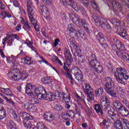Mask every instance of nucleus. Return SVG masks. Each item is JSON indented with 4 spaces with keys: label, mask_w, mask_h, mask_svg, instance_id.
<instances>
[{
    "label": "nucleus",
    "mask_w": 129,
    "mask_h": 129,
    "mask_svg": "<svg viewBox=\"0 0 129 129\" xmlns=\"http://www.w3.org/2000/svg\"><path fill=\"white\" fill-rule=\"evenodd\" d=\"M84 92L85 94H87L88 97L90 100H94V93H93V90L89 84H86Z\"/></svg>",
    "instance_id": "nucleus-11"
},
{
    "label": "nucleus",
    "mask_w": 129,
    "mask_h": 129,
    "mask_svg": "<svg viewBox=\"0 0 129 129\" xmlns=\"http://www.w3.org/2000/svg\"><path fill=\"white\" fill-rule=\"evenodd\" d=\"M34 105H33V104L30 103L29 104V106H28V108L27 109V110H34Z\"/></svg>",
    "instance_id": "nucleus-64"
},
{
    "label": "nucleus",
    "mask_w": 129,
    "mask_h": 129,
    "mask_svg": "<svg viewBox=\"0 0 129 129\" xmlns=\"http://www.w3.org/2000/svg\"><path fill=\"white\" fill-rule=\"evenodd\" d=\"M33 12H28V17L30 19V22H31V24L33 25L34 28L36 32H39L40 31V29L39 28V25L37 24L36 23H35V19L34 17H33Z\"/></svg>",
    "instance_id": "nucleus-13"
},
{
    "label": "nucleus",
    "mask_w": 129,
    "mask_h": 129,
    "mask_svg": "<svg viewBox=\"0 0 129 129\" xmlns=\"http://www.w3.org/2000/svg\"><path fill=\"white\" fill-rule=\"evenodd\" d=\"M115 47H116L117 49H118L119 51L122 52H124L126 50V48H125V46L124 45L122 44L121 42H119V43L116 45H115Z\"/></svg>",
    "instance_id": "nucleus-31"
},
{
    "label": "nucleus",
    "mask_w": 129,
    "mask_h": 129,
    "mask_svg": "<svg viewBox=\"0 0 129 129\" xmlns=\"http://www.w3.org/2000/svg\"><path fill=\"white\" fill-rule=\"evenodd\" d=\"M101 101H102V102H105V104H110L109 99H108V97L106 95H103L101 97Z\"/></svg>",
    "instance_id": "nucleus-39"
},
{
    "label": "nucleus",
    "mask_w": 129,
    "mask_h": 129,
    "mask_svg": "<svg viewBox=\"0 0 129 129\" xmlns=\"http://www.w3.org/2000/svg\"><path fill=\"white\" fill-rule=\"evenodd\" d=\"M63 65L64 66L63 67V68L64 70L66 71V73L64 72V70L62 69L60 70L61 74L62 75H66V77H67V78H69V79L70 80L71 84H72V85H73L74 84V79H73L72 75L70 74V70H69L68 67L66 66V63L64 62Z\"/></svg>",
    "instance_id": "nucleus-9"
},
{
    "label": "nucleus",
    "mask_w": 129,
    "mask_h": 129,
    "mask_svg": "<svg viewBox=\"0 0 129 129\" xmlns=\"http://www.w3.org/2000/svg\"><path fill=\"white\" fill-rule=\"evenodd\" d=\"M102 110H104V111H108L109 110V108H110V104H104V105H102Z\"/></svg>",
    "instance_id": "nucleus-41"
},
{
    "label": "nucleus",
    "mask_w": 129,
    "mask_h": 129,
    "mask_svg": "<svg viewBox=\"0 0 129 129\" xmlns=\"http://www.w3.org/2000/svg\"><path fill=\"white\" fill-rule=\"evenodd\" d=\"M42 2L44 4V5H46V6H50L51 5V3H52V0H42Z\"/></svg>",
    "instance_id": "nucleus-57"
},
{
    "label": "nucleus",
    "mask_w": 129,
    "mask_h": 129,
    "mask_svg": "<svg viewBox=\"0 0 129 129\" xmlns=\"http://www.w3.org/2000/svg\"><path fill=\"white\" fill-rule=\"evenodd\" d=\"M104 88L109 95H110L112 97L117 98V94H116V91L115 90L114 82L110 78L106 77L105 78Z\"/></svg>",
    "instance_id": "nucleus-1"
},
{
    "label": "nucleus",
    "mask_w": 129,
    "mask_h": 129,
    "mask_svg": "<svg viewBox=\"0 0 129 129\" xmlns=\"http://www.w3.org/2000/svg\"><path fill=\"white\" fill-rule=\"evenodd\" d=\"M54 109H56L58 111H62L63 110V107L60 105L56 104L55 106H54Z\"/></svg>",
    "instance_id": "nucleus-50"
},
{
    "label": "nucleus",
    "mask_w": 129,
    "mask_h": 129,
    "mask_svg": "<svg viewBox=\"0 0 129 129\" xmlns=\"http://www.w3.org/2000/svg\"><path fill=\"white\" fill-rule=\"evenodd\" d=\"M37 129H47V127L43 123H38L37 124Z\"/></svg>",
    "instance_id": "nucleus-44"
},
{
    "label": "nucleus",
    "mask_w": 129,
    "mask_h": 129,
    "mask_svg": "<svg viewBox=\"0 0 129 129\" xmlns=\"http://www.w3.org/2000/svg\"><path fill=\"white\" fill-rule=\"evenodd\" d=\"M76 96L79 98V100H81V102L86 104V102H85V100L84 99L85 97H84V95H83V94H81V97H80L78 94H77Z\"/></svg>",
    "instance_id": "nucleus-43"
},
{
    "label": "nucleus",
    "mask_w": 129,
    "mask_h": 129,
    "mask_svg": "<svg viewBox=\"0 0 129 129\" xmlns=\"http://www.w3.org/2000/svg\"><path fill=\"white\" fill-rule=\"evenodd\" d=\"M33 7V3L31 0H27V12L31 13L33 12L32 7Z\"/></svg>",
    "instance_id": "nucleus-37"
},
{
    "label": "nucleus",
    "mask_w": 129,
    "mask_h": 129,
    "mask_svg": "<svg viewBox=\"0 0 129 129\" xmlns=\"http://www.w3.org/2000/svg\"><path fill=\"white\" fill-rule=\"evenodd\" d=\"M75 77L77 80H78L79 83L81 84L82 81H83V75H82V72L81 71H79L78 74L75 75Z\"/></svg>",
    "instance_id": "nucleus-24"
},
{
    "label": "nucleus",
    "mask_w": 129,
    "mask_h": 129,
    "mask_svg": "<svg viewBox=\"0 0 129 129\" xmlns=\"http://www.w3.org/2000/svg\"><path fill=\"white\" fill-rule=\"evenodd\" d=\"M54 99H55V97H54V95L52 93H47V92H46L45 94H44V100H48V101H53Z\"/></svg>",
    "instance_id": "nucleus-22"
},
{
    "label": "nucleus",
    "mask_w": 129,
    "mask_h": 129,
    "mask_svg": "<svg viewBox=\"0 0 129 129\" xmlns=\"http://www.w3.org/2000/svg\"><path fill=\"white\" fill-rule=\"evenodd\" d=\"M114 76L117 82H122L123 80H127L129 78L128 73L124 68L119 67L116 69Z\"/></svg>",
    "instance_id": "nucleus-3"
},
{
    "label": "nucleus",
    "mask_w": 129,
    "mask_h": 129,
    "mask_svg": "<svg viewBox=\"0 0 129 129\" xmlns=\"http://www.w3.org/2000/svg\"><path fill=\"white\" fill-rule=\"evenodd\" d=\"M7 61L8 63H9V64H11L12 66L13 67H16L17 65V61H16V59L15 58H13L12 57H8L7 58Z\"/></svg>",
    "instance_id": "nucleus-28"
},
{
    "label": "nucleus",
    "mask_w": 129,
    "mask_h": 129,
    "mask_svg": "<svg viewBox=\"0 0 129 129\" xmlns=\"http://www.w3.org/2000/svg\"><path fill=\"white\" fill-rule=\"evenodd\" d=\"M26 44H27V45L29 47V48H31V49L35 51L36 48H35V47H34V46H33V43H32V42L28 40L26 41Z\"/></svg>",
    "instance_id": "nucleus-45"
},
{
    "label": "nucleus",
    "mask_w": 129,
    "mask_h": 129,
    "mask_svg": "<svg viewBox=\"0 0 129 129\" xmlns=\"http://www.w3.org/2000/svg\"><path fill=\"white\" fill-rule=\"evenodd\" d=\"M8 75L9 78L14 80H25L28 78V74L26 71L19 70L18 69L10 70Z\"/></svg>",
    "instance_id": "nucleus-2"
},
{
    "label": "nucleus",
    "mask_w": 129,
    "mask_h": 129,
    "mask_svg": "<svg viewBox=\"0 0 129 129\" xmlns=\"http://www.w3.org/2000/svg\"><path fill=\"white\" fill-rule=\"evenodd\" d=\"M35 93L38 99L44 100L45 94H46V90L44 89V87L36 88Z\"/></svg>",
    "instance_id": "nucleus-12"
},
{
    "label": "nucleus",
    "mask_w": 129,
    "mask_h": 129,
    "mask_svg": "<svg viewBox=\"0 0 129 129\" xmlns=\"http://www.w3.org/2000/svg\"><path fill=\"white\" fill-rule=\"evenodd\" d=\"M97 40H99V43L103 47V46H105V43H106V41L105 40V36L103 35V34L101 33H99L96 35Z\"/></svg>",
    "instance_id": "nucleus-16"
},
{
    "label": "nucleus",
    "mask_w": 129,
    "mask_h": 129,
    "mask_svg": "<svg viewBox=\"0 0 129 129\" xmlns=\"http://www.w3.org/2000/svg\"><path fill=\"white\" fill-rule=\"evenodd\" d=\"M78 59L79 62H80V63H85V61H86V59H85V57H84V56L82 55H79Z\"/></svg>",
    "instance_id": "nucleus-49"
},
{
    "label": "nucleus",
    "mask_w": 129,
    "mask_h": 129,
    "mask_svg": "<svg viewBox=\"0 0 129 129\" xmlns=\"http://www.w3.org/2000/svg\"><path fill=\"white\" fill-rule=\"evenodd\" d=\"M113 106H114V108H116V109H117V110H119V108H120V107L122 106V104H121V102H120L118 100H114L113 101Z\"/></svg>",
    "instance_id": "nucleus-29"
},
{
    "label": "nucleus",
    "mask_w": 129,
    "mask_h": 129,
    "mask_svg": "<svg viewBox=\"0 0 129 129\" xmlns=\"http://www.w3.org/2000/svg\"><path fill=\"white\" fill-rule=\"evenodd\" d=\"M64 56L67 59V62H69L71 64L73 62V58L72 57V54L69 50H65L64 51Z\"/></svg>",
    "instance_id": "nucleus-18"
},
{
    "label": "nucleus",
    "mask_w": 129,
    "mask_h": 129,
    "mask_svg": "<svg viewBox=\"0 0 129 129\" xmlns=\"http://www.w3.org/2000/svg\"><path fill=\"white\" fill-rule=\"evenodd\" d=\"M34 86L32 84L27 83L26 86V93L28 94L29 96H33V92L32 90L34 89Z\"/></svg>",
    "instance_id": "nucleus-17"
},
{
    "label": "nucleus",
    "mask_w": 129,
    "mask_h": 129,
    "mask_svg": "<svg viewBox=\"0 0 129 129\" xmlns=\"http://www.w3.org/2000/svg\"><path fill=\"white\" fill-rule=\"evenodd\" d=\"M67 30L72 35H73V36L77 37V38H79V37H80L82 38V39H83V40H86V35L84 34L83 30H82L81 28L79 27L77 28V30H76L74 29V25L73 24H69L68 25Z\"/></svg>",
    "instance_id": "nucleus-5"
},
{
    "label": "nucleus",
    "mask_w": 129,
    "mask_h": 129,
    "mask_svg": "<svg viewBox=\"0 0 129 129\" xmlns=\"http://www.w3.org/2000/svg\"><path fill=\"white\" fill-rule=\"evenodd\" d=\"M32 96H30L29 98V100L30 101V102H31V104H37L38 103H39L40 102V101H39V100H38V99L35 98V97H34V94H33Z\"/></svg>",
    "instance_id": "nucleus-35"
},
{
    "label": "nucleus",
    "mask_w": 129,
    "mask_h": 129,
    "mask_svg": "<svg viewBox=\"0 0 129 129\" xmlns=\"http://www.w3.org/2000/svg\"><path fill=\"white\" fill-rule=\"evenodd\" d=\"M112 5L115 9H120L121 8V5L115 1L112 2Z\"/></svg>",
    "instance_id": "nucleus-42"
},
{
    "label": "nucleus",
    "mask_w": 129,
    "mask_h": 129,
    "mask_svg": "<svg viewBox=\"0 0 129 129\" xmlns=\"http://www.w3.org/2000/svg\"><path fill=\"white\" fill-rule=\"evenodd\" d=\"M115 53L116 54L117 56L119 57V58H121V59L122 58V56H123V54L124 53V52L121 51H115Z\"/></svg>",
    "instance_id": "nucleus-51"
},
{
    "label": "nucleus",
    "mask_w": 129,
    "mask_h": 129,
    "mask_svg": "<svg viewBox=\"0 0 129 129\" xmlns=\"http://www.w3.org/2000/svg\"><path fill=\"white\" fill-rule=\"evenodd\" d=\"M60 2L62 3L63 6H67V5L71 6L76 12H79L80 11L81 13H84V14L86 13L84 8L82 6L78 7L77 5H75V2L73 0H60Z\"/></svg>",
    "instance_id": "nucleus-7"
},
{
    "label": "nucleus",
    "mask_w": 129,
    "mask_h": 129,
    "mask_svg": "<svg viewBox=\"0 0 129 129\" xmlns=\"http://www.w3.org/2000/svg\"><path fill=\"white\" fill-rule=\"evenodd\" d=\"M1 19H6V18H12V15L6 12H2L0 15Z\"/></svg>",
    "instance_id": "nucleus-36"
},
{
    "label": "nucleus",
    "mask_w": 129,
    "mask_h": 129,
    "mask_svg": "<svg viewBox=\"0 0 129 129\" xmlns=\"http://www.w3.org/2000/svg\"><path fill=\"white\" fill-rule=\"evenodd\" d=\"M42 15H43V16H44V18L48 19L50 16V13H49V11H48V9H47V10H46V11L45 12L43 13Z\"/></svg>",
    "instance_id": "nucleus-60"
},
{
    "label": "nucleus",
    "mask_w": 129,
    "mask_h": 129,
    "mask_svg": "<svg viewBox=\"0 0 129 129\" xmlns=\"http://www.w3.org/2000/svg\"><path fill=\"white\" fill-rule=\"evenodd\" d=\"M121 59L124 60V61H129V55L127 53L124 52Z\"/></svg>",
    "instance_id": "nucleus-47"
},
{
    "label": "nucleus",
    "mask_w": 129,
    "mask_h": 129,
    "mask_svg": "<svg viewBox=\"0 0 129 129\" xmlns=\"http://www.w3.org/2000/svg\"><path fill=\"white\" fill-rule=\"evenodd\" d=\"M68 115L69 117H71V118H73V117H75V113L74 111L72 110H70L68 112Z\"/></svg>",
    "instance_id": "nucleus-46"
},
{
    "label": "nucleus",
    "mask_w": 129,
    "mask_h": 129,
    "mask_svg": "<svg viewBox=\"0 0 129 129\" xmlns=\"http://www.w3.org/2000/svg\"><path fill=\"white\" fill-rule=\"evenodd\" d=\"M22 25H23V28L25 31H31V26L29 25V22L27 20H24V18H22L21 20Z\"/></svg>",
    "instance_id": "nucleus-19"
},
{
    "label": "nucleus",
    "mask_w": 129,
    "mask_h": 129,
    "mask_svg": "<svg viewBox=\"0 0 129 129\" xmlns=\"http://www.w3.org/2000/svg\"><path fill=\"white\" fill-rule=\"evenodd\" d=\"M70 46L71 47H74L75 48H77V45H76V42H75V40H71L70 41Z\"/></svg>",
    "instance_id": "nucleus-59"
},
{
    "label": "nucleus",
    "mask_w": 129,
    "mask_h": 129,
    "mask_svg": "<svg viewBox=\"0 0 129 129\" xmlns=\"http://www.w3.org/2000/svg\"><path fill=\"white\" fill-rule=\"evenodd\" d=\"M7 115V112L4 108L0 107V119H4Z\"/></svg>",
    "instance_id": "nucleus-32"
},
{
    "label": "nucleus",
    "mask_w": 129,
    "mask_h": 129,
    "mask_svg": "<svg viewBox=\"0 0 129 129\" xmlns=\"http://www.w3.org/2000/svg\"><path fill=\"white\" fill-rule=\"evenodd\" d=\"M12 38L11 35H7V36L3 39V44L6 46V44L8 43V46H12L13 42L10 41V39Z\"/></svg>",
    "instance_id": "nucleus-23"
},
{
    "label": "nucleus",
    "mask_w": 129,
    "mask_h": 129,
    "mask_svg": "<svg viewBox=\"0 0 129 129\" xmlns=\"http://www.w3.org/2000/svg\"><path fill=\"white\" fill-rule=\"evenodd\" d=\"M94 109L96 110V112L99 114L102 115L103 112L102 111V106H101L99 104H96L94 105Z\"/></svg>",
    "instance_id": "nucleus-25"
},
{
    "label": "nucleus",
    "mask_w": 129,
    "mask_h": 129,
    "mask_svg": "<svg viewBox=\"0 0 129 129\" xmlns=\"http://www.w3.org/2000/svg\"><path fill=\"white\" fill-rule=\"evenodd\" d=\"M94 72H96L98 74L102 73L103 71V68L102 66H100V63L99 62V65H97L93 70H92Z\"/></svg>",
    "instance_id": "nucleus-26"
},
{
    "label": "nucleus",
    "mask_w": 129,
    "mask_h": 129,
    "mask_svg": "<svg viewBox=\"0 0 129 129\" xmlns=\"http://www.w3.org/2000/svg\"><path fill=\"white\" fill-rule=\"evenodd\" d=\"M70 18L71 19V20H72L73 23H78L79 25L81 23V20L80 19V17H79L78 15L74 14L73 15H70Z\"/></svg>",
    "instance_id": "nucleus-21"
},
{
    "label": "nucleus",
    "mask_w": 129,
    "mask_h": 129,
    "mask_svg": "<svg viewBox=\"0 0 129 129\" xmlns=\"http://www.w3.org/2000/svg\"><path fill=\"white\" fill-rule=\"evenodd\" d=\"M72 71L74 74V75L77 74L78 73V72H79V71H81L80 70V69H79V68H78V67H74L73 69H72Z\"/></svg>",
    "instance_id": "nucleus-52"
},
{
    "label": "nucleus",
    "mask_w": 129,
    "mask_h": 129,
    "mask_svg": "<svg viewBox=\"0 0 129 129\" xmlns=\"http://www.w3.org/2000/svg\"><path fill=\"white\" fill-rule=\"evenodd\" d=\"M88 63L89 64V66L90 67L91 70H93L94 68L96 67L97 65H99V62L97 61V58L88 59Z\"/></svg>",
    "instance_id": "nucleus-14"
},
{
    "label": "nucleus",
    "mask_w": 129,
    "mask_h": 129,
    "mask_svg": "<svg viewBox=\"0 0 129 129\" xmlns=\"http://www.w3.org/2000/svg\"><path fill=\"white\" fill-rule=\"evenodd\" d=\"M114 124V127L116 129H123V125L120 120H118L115 121Z\"/></svg>",
    "instance_id": "nucleus-30"
},
{
    "label": "nucleus",
    "mask_w": 129,
    "mask_h": 129,
    "mask_svg": "<svg viewBox=\"0 0 129 129\" xmlns=\"http://www.w3.org/2000/svg\"><path fill=\"white\" fill-rule=\"evenodd\" d=\"M24 60V63L27 65H31L33 63V61L32 60V58L29 57L28 56L23 58Z\"/></svg>",
    "instance_id": "nucleus-38"
},
{
    "label": "nucleus",
    "mask_w": 129,
    "mask_h": 129,
    "mask_svg": "<svg viewBox=\"0 0 129 129\" xmlns=\"http://www.w3.org/2000/svg\"><path fill=\"white\" fill-rule=\"evenodd\" d=\"M104 90H103V88L100 87L95 91V95L96 96H97L98 97H99L100 96H102V94H103Z\"/></svg>",
    "instance_id": "nucleus-27"
},
{
    "label": "nucleus",
    "mask_w": 129,
    "mask_h": 129,
    "mask_svg": "<svg viewBox=\"0 0 129 129\" xmlns=\"http://www.w3.org/2000/svg\"><path fill=\"white\" fill-rule=\"evenodd\" d=\"M120 121L122 124L124 125V128L129 127V122L127 121V120H126V119L124 118H121Z\"/></svg>",
    "instance_id": "nucleus-40"
},
{
    "label": "nucleus",
    "mask_w": 129,
    "mask_h": 129,
    "mask_svg": "<svg viewBox=\"0 0 129 129\" xmlns=\"http://www.w3.org/2000/svg\"><path fill=\"white\" fill-rule=\"evenodd\" d=\"M12 115L14 119H17L18 118V115L17 114V113L14 110L12 111Z\"/></svg>",
    "instance_id": "nucleus-62"
},
{
    "label": "nucleus",
    "mask_w": 129,
    "mask_h": 129,
    "mask_svg": "<svg viewBox=\"0 0 129 129\" xmlns=\"http://www.w3.org/2000/svg\"><path fill=\"white\" fill-rule=\"evenodd\" d=\"M40 10L43 15V14H44L46 11H48V8L46 7H40Z\"/></svg>",
    "instance_id": "nucleus-58"
},
{
    "label": "nucleus",
    "mask_w": 129,
    "mask_h": 129,
    "mask_svg": "<svg viewBox=\"0 0 129 129\" xmlns=\"http://www.w3.org/2000/svg\"><path fill=\"white\" fill-rule=\"evenodd\" d=\"M112 23L113 25H115V26H117V33L120 36V37H122V38H123V39H125L126 37V31L124 29V28L120 27L119 26V25L121 24V22L117 19H113L112 21Z\"/></svg>",
    "instance_id": "nucleus-8"
},
{
    "label": "nucleus",
    "mask_w": 129,
    "mask_h": 129,
    "mask_svg": "<svg viewBox=\"0 0 129 129\" xmlns=\"http://www.w3.org/2000/svg\"><path fill=\"white\" fill-rule=\"evenodd\" d=\"M9 128L17 129V126H16V124L15 123V122L13 121L10 122L9 124Z\"/></svg>",
    "instance_id": "nucleus-48"
},
{
    "label": "nucleus",
    "mask_w": 129,
    "mask_h": 129,
    "mask_svg": "<svg viewBox=\"0 0 129 129\" xmlns=\"http://www.w3.org/2000/svg\"><path fill=\"white\" fill-rule=\"evenodd\" d=\"M34 119V117L32 115L27 116L24 117L23 124L27 129H34V125L32 124V120Z\"/></svg>",
    "instance_id": "nucleus-10"
},
{
    "label": "nucleus",
    "mask_w": 129,
    "mask_h": 129,
    "mask_svg": "<svg viewBox=\"0 0 129 129\" xmlns=\"http://www.w3.org/2000/svg\"><path fill=\"white\" fill-rule=\"evenodd\" d=\"M0 90L3 93L0 94L5 100H6L7 102H9V103H11L14 107L16 106V103L12 99H9L7 96H10L11 97H13L14 96V93L11 90L10 88H0Z\"/></svg>",
    "instance_id": "nucleus-6"
},
{
    "label": "nucleus",
    "mask_w": 129,
    "mask_h": 129,
    "mask_svg": "<svg viewBox=\"0 0 129 129\" xmlns=\"http://www.w3.org/2000/svg\"><path fill=\"white\" fill-rule=\"evenodd\" d=\"M118 110L120 112V114L123 116H127V115L129 114L128 110L123 105H122L119 109Z\"/></svg>",
    "instance_id": "nucleus-20"
},
{
    "label": "nucleus",
    "mask_w": 129,
    "mask_h": 129,
    "mask_svg": "<svg viewBox=\"0 0 129 129\" xmlns=\"http://www.w3.org/2000/svg\"><path fill=\"white\" fill-rule=\"evenodd\" d=\"M108 114H109L110 117H111L112 120L114 121H116V120H118L119 115L118 113L116 111H111L109 110L108 112Z\"/></svg>",
    "instance_id": "nucleus-15"
},
{
    "label": "nucleus",
    "mask_w": 129,
    "mask_h": 129,
    "mask_svg": "<svg viewBox=\"0 0 129 129\" xmlns=\"http://www.w3.org/2000/svg\"><path fill=\"white\" fill-rule=\"evenodd\" d=\"M70 98H71L70 95H69V96L67 97H65V95L62 96V99H63V100H68L67 101H66V102H67L68 103V102H69V101H70Z\"/></svg>",
    "instance_id": "nucleus-61"
},
{
    "label": "nucleus",
    "mask_w": 129,
    "mask_h": 129,
    "mask_svg": "<svg viewBox=\"0 0 129 129\" xmlns=\"http://www.w3.org/2000/svg\"><path fill=\"white\" fill-rule=\"evenodd\" d=\"M59 42H60V40H59L58 38L54 40V42L53 43L54 47H57V46L59 45Z\"/></svg>",
    "instance_id": "nucleus-63"
},
{
    "label": "nucleus",
    "mask_w": 129,
    "mask_h": 129,
    "mask_svg": "<svg viewBox=\"0 0 129 129\" xmlns=\"http://www.w3.org/2000/svg\"><path fill=\"white\" fill-rule=\"evenodd\" d=\"M67 116H68V112H62L61 117L63 119H65V120H68V118H67Z\"/></svg>",
    "instance_id": "nucleus-55"
},
{
    "label": "nucleus",
    "mask_w": 129,
    "mask_h": 129,
    "mask_svg": "<svg viewBox=\"0 0 129 129\" xmlns=\"http://www.w3.org/2000/svg\"><path fill=\"white\" fill-rule=\"evenodd\" d=\"M93 19L97 26L101 27L102 29L109 33L111 32V27H110V25L107 24L106 21L101 17H98L97 15L94 14L93 15Z\"/></svg>",
    "instance_id": "nucleus-4"
},
{
    "label": "nucleus",
    "mask_w": 129,
    "mask_h": 129,
    "mask_svg": "<svg viewBox=\"0 0 129 129\" xmlns=\"http://www.w3.org/2000/svg\"><path fill=\"white\" fill-rule=\"evenodd\" d=\"M79 26H81L82 27H84L86 32L88 33L89 29H88V27H87V24H86V22L84 20L82 19L81 21V23L79 24Z\"/></svg>",
    "instance_id": "nucleus-34"
},
{
    "label": "nucleus",
    "mask_w": 129,
    "mask_h": 129,
    "mask_svg": "<svg viewBox=\"0 0 129 129\" xmlns=\"http://www.w3.org/2000/svg\"><path fill=\"white\" fill-rule=\"evenodd\" d=\"M41 81L44 84H51L52 82V79L50 77H46L41 79Z\"/></svg>",
    "instance_id": "nucleus-33"
},
{
    "label": "nucleus",
    "mask_w": 129,
    "mask_h": 129,
    "mask_svg": "<svg viewBox=\"0 0 129 129\" xmlns=\"http://www.w3.org/2000/svg\"><path fill=\"white\" fill-rule=\"evenodd\" d=\"M90 2L95 10H97V9H98V6H97V4H96L94 0H90Z\"/></svg>",
    "instance_id": "nucleus-54"
},
{
    "label": "nucleus",
    "mask_w": 129,
    "mask_h": 129,
    "mask_svg": "<svg viewBox=\"0 0 129 129\" xmlns=\"http://www.w3.org/2000/svg\"><path fill=\"white\" fill-rule=\"evenodd\" d=\"M117 92L118 94L120 95L121 97H123L124 95V90H122V89L120 88V90H118Z\"/></svg>",
    "instance_id": "nucleus-56"
},
{
    "label": "nucleus",
    "mask_w": 129,
    "mask_h": 129,
    "mask_svg": "<svg viewBox=\"0 0 129 129\" xmlns=\"http://www.w3.org/2000/svg\"><path fill=\"white\" fill-rule=\"evenodd\" d=\"M53 117H54V120H58L60 119V114L56 112L52 113Z\"/></svg>",
    "instance_id": "nucleus-53"
}]
</instances>
